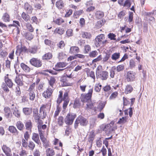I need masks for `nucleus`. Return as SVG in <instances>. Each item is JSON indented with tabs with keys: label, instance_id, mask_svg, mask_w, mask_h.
I'll use <instances>...</instances> for the list:
<instances>
[{
	"label": "nucleus",
	"instance_id": "1",
	"mask_svg": "<svg viewBox=\"0 0 156 156\" xmlns=\"http://www.w3.org/2000/svg\"><path fill=\"white\" fill-rule=\"evenodd\" d=\"M88 123V120L83 117L80 115L76 119L74 124V127L75 129H77L78 124L82 126H86Z\"/></svg>",
	"mask_w": 156,
	"mask_h": 156
},
{
	"label": "nucleus",
	"instance_id": "2",
	"mask_svg": "<svg viewBox=\"0 0 156 156\" xmlns=\"http://www.w3.org/2000/svg\"><path fill=\"white\" fill-rule=\"evenodd\" d=\"M76 116V115L74 113L71 112L68 113L65 119V123L68 125H72Z\"/></svg>",
	"mask_w": 156,
	"mask_h": 156
},
{
	"label": "nucleus",
	"instance_id": "3",
	"mask_svg": "<svg viewBox=\"0 0 156 156\" xmlns=\"http://www.w3.org/2000/svg\"><path fill=\"white\" fill-rule=\"evenodd\" d=\"M96 76L97 78L101 77V79L102 80H105L108 78V73L106 71H101L98 68L97 69Z\"/></svg>",
	"mask_w": 156,
	"mask_h": 156
},
{
	"label": "nucleus",
	"instance_id": "4",
	"mask_svg": "<svg viewBox=\"0 0 156 156\" xmlns=\"http://www.w3.org/2000/svg\"><path fill=\"white\" fill-rule=\"evenodd\" d=\"M93 91V88L90 89L88 93L86 94H82L81 95V100L82 101L87 102V101L90 100Z\"/></svg>",
	"mask_w": 156,
	"mask_h": 156
},
{
	"label": "nucleus",
	"instance_id": "5",
	"mask_svg": "<svg viewBox=\"0 0 156 156\" xmlns=\"http://www.w3.org/2000/svg\"><path fill=\"white\" fill-rule=\"evenodd\" d=\"M29 62L31 65L37 68L41 67L42 65L41 61L37 58H33L30 60Z\"/></svg>",
	"mask_w": 156,
	"mask_h": 156
},
{
	"label": "nucleus",
	"instance_id": "6",
	"mask_svg": "<svg viewBox=\"0 0 156 156\" xmlns=\"http://www.w3.org/2000/svg\"><path fill=\"white\" fill-rule=\"evenodd\" d=\"M136 73L132 71H129L127 73L126 80L128 82L134 81L135 78Z\"/></svg>",
	"mask_w": 156,
	"mask_h": 156
},
{
	"label": "nucleus",
	"instance_id": "7",
	"mask_svg": "<svg viewBox=\"0 0 156 156\" xmlns=\"http://www.w3.org/2000/svg\"><path fill=\"white\" fill-rule=\"evenodd\" d=\"M24 8L27 14H31L32 13L33 8L32 6L29 4L28 2L25 3Z\"/></svg>",
	"mask_w": 156,
	"mask_h": 156
},
{
	"label": "nucleus",
	"instance_id": "8",
	"mask_svg": "<svg viewBox=\"0 0 156 156\" xmlns=\"http://www.w3.org/2000/svg\"><path fill=\"white\" fill-rule=\"evenodd\" d=\"M2 149L6 156H12L11 150L9 147H7L5 145H4L2 147Z\"/></svg>",
	"mask_w": 156,
	"mask_h": 156
},
{
	"label": "nucleus",
	"instance_id": "9",
	"mask_svg": "<svg viewBox=\"0 0 156 156\" xmlns=\"http://www.w3.org/2000/svg\"><path fill=\"white\" fill-rule=\"evenodd\" d=\"M22 77L20 75H18L16 77L15 79V82L17 85L20 86H22L23 85V83L22 82Z\"/></svg>",
	"mask_w": 156,
	"mask_h": 156
},
{
	"label": "nucleus",
	"instance_id": "10",
	"mask_svg": "<svg viewBox=\"0 0 156 156\" xmlns=\"http://www.w3.org/2000/svg\"><path fill=\"white\" fill-rule=\"evenodd\" d=\"M8 130L10 133L16 136L18 135L19 134V132L14 126H9L8 128Z\"/></svg>",
	"mask_w": 156,
	"mask_h": 156
},
{
	"label": "nucleus",
	"instance_id": "11",
	"mask_svg": "<svg viewBox=\"0 0 156 156\" xmlns=\"http://www.w3.org/2000/svg\"><path fill=\"white\" fill-rule=\"evenodd\" d=\"M32 139L38 145L39 144L40 140L38 134L34 133H33Z\"/></svg>",
	"mask_w": 156,
	"mask_h": 156
},
{
	"label": "nucleus",
	"instance_id": "12",
	"mask_svg": "<svg viewBox=\"0 0 156 156\" xmlns=\"http://www.w3.org/2000/svg\"><path fill=\"white\" fill-rule=\"evenodd\" d=\"M46 108V105H43L40 108L39 112L41 113L42 112H43V115H42V119H44L46 115V112H45V110L44 109Z\"/></svg>",
	"mask_w": 156,
	"mask_h": 156
},
{
	"label": "nucleus",
	"instance_id": "13",
	"mask_svg": "<svg viewBox=\"0 0 156 156\" xmlns=\"http://www.w3.org/2000/svg\"><path fill=\"white\" fill-rule=\"evenodd\" d=\"M55 5L58 9H62L64 7V3L62 0H59L56 2Z\"/></svg>",
	"mask_w": 156,
	"mask_h": 156
},
{
	"label": "nucleus",
	"instance_id": "14",
	"mask_svg": "<svg viewBox=\"0 0 156 156\" xmlns=\"http://www.w3.org/2000/svg\"><path fill=\"white\" fill-rule=\"evenodd\" d=\"M20 66L22 69L26 73H29L31 70L30 68L23 63H22L20 64Z\"/></svg>",
	"mask_w": 156,
	"mask_h": 156
},
{
	"label": "nucleus",
	"instance_id": "15",
	"mask_svg": "<svg viewBox=\"0 0 156 156\" xmlns=\"http://www.w3.org/2000/svg\"><path fill=\"white\" fill-rule=\"evenodd\" d=\"M5 85L6 84L9 88H11L12 87L13 83L11 80L8 78V77L5 76Z\"/></svg>",
	"mask_w": 156,
	"mask_h": 156
},
{
	"label": "nucleus",
	"instance_id": "16",
	"mask_svg": "<svg viewBox=\"0 0 156 156\" xmlns=\"http://www.w3.org/2000/svg\"><path fill=\"white\" fill-rule=\"evenodd\" d=\"M16 125L17 129L20 131L23 130L25 128L23 124L20 121L17 122Z\"/></svg>",
	"mask_w": 156,
	"mask_h": 156
},
{
	"label": "nucleus",
	"instance_id": "17",
	"mask_svg": "<svg viewBox=\"0 0 156 156\" xmlns=\"http://www.w3.org/2000/svg\"><path fill=\"white\" fill-rule=\"evenodd\" d=\"M33 115L34 119L35 120H39L40 119V114H38V110L37 109H34L33 111Z\"/></svg>",
	"mask_w": 156,
	"mask_h": 156
},
{
	"label": "nucleus",
	"instance_id": "18",
	"mask_svg": "<svg viewBox=\"0 0 156 156\" xmlns=\"http://www.w3.org/2000/svg\"><path fill=\"white\" fill-rule=\"evenodd\" d=\"M79 49L78 47L76 46H72L70 47L69 52L71 54H76L79 52Z\"/></svg>",
	"mask_w": 156,
	"mask_h": 156
},
{
	"label": "nucleus",
	"instance_id": "19",
	"mask_svg": "<svg viewBox=\"0 0 156 156\" xmlns=\"http://www.w3.org/2000/svg\"><path fill=\"white\" fill-rule=\"evenodd\" d=\"M28 14H26L25 12H22L21 15L22 18L26 22H28L30 19V17Z\"/></svg>",
	"mask_w": 156,
	"mask_h": 156
},
{
	"label": "nucleus",
	"instance_id": "20",
	"mask_svg": "<svg viewBox=\"0 0 156 156\" xmlns=\"http://www.w3.org/2000/svg\"><path fill=\"white\" fill-rule=\"evenodd\" d=\"M23 113L26 115L30 114L32 112V108H23Z\"/></svg>",
	"mask_w": 156,
	"mask_h": 156
},
{
	"label": "nucleus",
	"instance_id": "21",
	"mask_svg": "<svg viewBox=\"0 0 156 156\" xmlns=\"http://www.w3.org/2000/svg\"><path fill=\"white\" fill-rule=\"evenodd\" d=\"M38 132L40 136V138L42 142L44 143H46V139L44 137V135L42 133V129L39 130Z\"/></svg>",
	"mask_w": 156,
	"mask_h": 156
},
{
	"label": "nucleus",
	"instance_id": "22",
	"mask_svg": "<svg viewBox=\"0 0 156 156\" xmlns=\"http://www.w3.org/2000/svg\"><path fill=\"white\" fill-rule=\"evenodd\" d=\"M26 129L31 130L32 127V123L30 120L27 121L25 124Z\"/></svg>",
	"mask_w": 156,
	"mask_h": 156
},
{
	"label": "nucleus",
	"instance_id": "23",
	"mask_svg": "<svg viewBox=\"0 0 156 156\" xmlns=\"http://www.w3.org/2000/svg\"><path fill=\"white\" fill-rule=\"evenodd\" d=\"M91 37V35L89 33L83 32L82 33V37L83 38L90 39Z\"/></svg>",
	"mask_w": 156,
	"mask_h": 156
},
{
	"label": "nucleus",
	"instance_id": "24",
	"mask_svg": "<svg viewBox=\"0 0 156 156\" xmlns=\"http://www.w3.org/2000/svg\"><path fill=\"white\" fill-rule=\"evenodd\" d=\"M94 43L97 47H98L101 45L102 43V40L100 39V38H95L94 41Z\"/></svg>",
	"mask_w": 156,
	"mask_h": 156
},
{
	"label": "nucleus",
	"instance_id": "25",
	"mask_svg": "<svg viewBox=\"0 0 156 156\" xmlns=\"http://www.w3.org/2000/svg\"><path fill=\"white\" fill-rule=\"evenodd\" d=\"M114 70L116 69V70L118 72H119L123 70L124 69V66L123 65H119L117 66L116 68L115 66H113L112 68Z\"/></svg>",
	"mask_w": 156,
	"mask_h": 156
},
{
	"label": "nucleus",
	"instance_id": "26",
	"mask_svg": "<svg viewBox=\"0 0 156 156\" xmlns=\"http://www.w3.org/2000/svg\"><path fill=\"white\" fill-rule=\"evenodd\" d=\"M80 106V100L78 98H76L74 101L73 107L74 108H79Z\"/></svg>",
	"mask_w": 156,
	"mask_h": 156
},
{
	"label": "nucleus",
	"instance_id": "27",
	"mask_svg": "<svg viewBox=\"0 0 156 156\" xmlns=\"http://www.w3.org/2000/svg\"><path fill=\"white\" fill-rule=\"evenodd\" d=\"M133 88L129 85H128L126 86L125 89V93L127 94L130 93L133 90Z\"/></svg>",
	"mask_w": 156,
	"mask_h": 156
},
{
	"label": "nucleus",
	"instance_id": "28",
	"mask_svg": "<svg viewBox=\"0 0 156 156\" xmlns=\"http://www.w3.org/2000/svg\"><path fill=\"white\" fill-rule=\"evenodd\" d=\"M120 53L119 52H115L113 53L112 55L111 58L112 60L116 61L119 58Z\"/></svg>",
	"mask_w": 156,
	"mask_h": 156
},
{
	"label": "nucleus",
	"instance_id": "29",
	"mask_svg": "<svg viewBox=\"0 0 156 156\" xmlns=\"http://www.w3.org/2000/svg\"><path fill=\"white\" fill-rule=\"evenodd\" d=\"M104 16V13L100 11H97L95 13V16L98 19H100Z\"/></svg>",
	"mask_w": 156,
	"mask_h": 156
},
{
	"label": "nucleus",
	"instance_id": "30",
	"mask_svg": "<svg viewBox=\"0 0 156 156\" xmlns=\"http://www.w3.org/2000/svg\"><path fill=\"white\" fill-rule=\"evenodd\" d=\"M52 56L51 53L48 52L44 54L42 56V59L44 60L50 59L52 58Z\"/></svg>",
	"mask_w": 156,
	"mask_h": 156
},
{
	"label": "nucleus",
	"instance_id": "31",
	"mask_svg": "<svg viewBox=\"0 0 156 156\" xmlns=\"http://www.w3.org/2000/svg\"><path fill=\"white\" fill-rule=\"evenodd\" d=\"M54 151L50 148L48 149L46 151V154L47 156H52L55 155Z\"/></svg>",
	"mask_w": 156,
	"mask_h": 156
},
{
	"label": "nucleus",
	"instance_id": "32",
	"mask_svg": "<svg viewBox=\"0 0 156 156\" xmlns=\"http://www.w3.org/2000/svg\"><path fill=\"white\" fill-rule=\"evenodd\" d=\"M25 35L26 38L29 41L31 40L34 37V35L30 32L26 33Z\"/></svg>",
	"mask_w": 156,
	"mask_h": 156
},
{
	"label": "nucleus",
	"instance_id": "33",
	"mask_svg": "<svg viewBox=\"0 0 156 156\" xmlns=\"http://www.w3.org/2000/svg\"><path fill=\"white\" fill-rule=\"evenodd\" d=\"M83 12V10L74 12L73 16L75 18H77Z\"/></svg>",
	"mask_w": 156,
	"mask_h": 156
},
{
	"label": "nucleus",
	"instance_id": "34",
	"mask_svg": "<svg viewBox=\"0 0 156 156\" xmlns=\"http://www.w3.org/2000/svg\"><path fill=\"white\" fill-rule=\"evenodd\" d=\"M61 81L63 83V84L64 86H68V83L67 82V76H64L61 78Z\"/></svg>",
	"mask_w": 156,
	"mask_h": 156
},
{
	"label": "nucleus",
	"instance_id": "35",
	"mask_svg": "<svg viewBox=\"0 0 156 156\" xmlns=\"http://www.w3.org/2000/svg\"><path fill=\"white\" fill-rule=\"evenodd\" d=\"M67 64L64 62H59L55 66V68H63L66 66Z\"/></svg>",
	"mask_w": 156,
	"mask_h": 156
},
{
	"label": "nucleus",
	"instance_id": "36",
	"mask_svg": "<svg viewBox=\"0 0 156 156\" xmlns=\"http://www.w3.org/2000/svg\"><path fill=\"white\" fill-rule=\"evenodd\" d=\"M4 111L5 113V115L6 116L7 118L9 117L11 113L10 109L8 107H5L4 109Z\"/></svg>",
	"mask_w": 156,
	"mask_h": 156
},
{
	"label": "nucleus",
	"instance_id": "37",
	"mask_svg": "<svg viewBox=\"0 0 156 156\" xmlns=\"http://www.w3.org/2000/svg\"><path fill=\"white\" fill-rule=\"evenodd\" d=\"M111 57V54L109 53H106L105 55L103 58L102 61L104 62H107Z\"/></svg>",
	"mask_w": 156,
	"mask_h": 156
},
{
	"label": "nucleus",
	"instance_id": "38",
	"mask_svg": "<svg viewBox=\"0 0 156 156\" xmlns=\"http://www.w3.org/2000/svg\"><path fill=\"white\" fill-rule=\"evenodd\" d=\"M2 18L3 21L5 22H9L10 20L9 16L7 13H5L4 14Z\"/></svg>",
	"mask_w": 156,
	"mask_h": 156
},
{
	"label": "nucleus",
	"instance_id": "39",
	"mask_svg": "<svg viewBox=\"0 0 156 156\" xmlns=\"http://www.w3.org/2000/svg\"><path fill=\"white\" fill-rule=\"evenodd\" d=\"M12 109L14 110L13 112V114L17 118L20 117V112L17 109L16 107H15V110L14 107L12 108Z\"/></svg>",
	"mask_w": 156,
	"mask_h": 156
},
{
	"label": "nucleus",
	"instance_id": "40",
	"mask_svg": "<svg viewBox=\"0 0 156 156\" xmlns=\"http://www.w3.org/2000/svg\"><path fill=\"white\" fill-rule=\"evenodd\" d=\"M133 0H126L124 3L123 4V6H127L128 8H129L131 4V2H133Z\"/></svg>",
	"mask_w": 156,
	"mask_h": 156
},
{
	"label": "nucleus",
	"instance_id": "41",
	"mask_svg": "<svg viewBox=\"0 0 156 156\" xmlns=\"http://www.w3.org/2000/svg\"><path fill=\"white\" fill-rule=\"evenodd\" d=\"M98 55V52L97 51L95 50L90 52L89 54V56L91 58H94L97 55Z\"/></svg>",
	"mask_w": 156,
	"mask_h": 156
},
{
	"label": "nucleus",
	"instance_id": "42",
	"mask_svg": "<svg viewBox=\"0 0 156 156\" xmlns=\"http://www.w3.org/2000/svg\"><path fill=\"white\" fill-rule=\"evenodd\" d=\"M108 38H109L111 40H115L116 38V35L113 33H109L108 35Z\"/></svg>",
	"mask_w": 156,
	"mask_h": 156
},
{
	"label": "nucleus",
	"instance_id": "43",
	"mask_svg": "<svg viewBox=\"0 0 156 156\" xmlns=\"http://www.w3.org/2000/svg\"><path fill=\"white\" fill-rule=\"evenodd\" d=\"M30 99L31 101H33L35 97L34 93L33 90H30L29 93Z\"/></svg>",
	"mask_w": 156,
	"mask_h": 156
},
{
	"label": "nucleus",
	"instance_id": "44",
	"mask_svg": "<svg viewBox=\"0 0 156 156\" xmlns=\"http://www.w3.org/2000/svg\"><path fill=\"white\" fill-rule=\"evenodd\" d=\"M26 27L30 32L34 31V29L32 25L30 23H27L26 25Z\"/></svg>",
	"mask_w": 156,
	"mask_h": 156
},
{
	"label": "nucleus",
	"instance_id": "45",
	"mask_svg": "<svg viewBox=\"0 0 156 156\" xmlns=\"http://www.w3.org/2000/svg\"><path fill=\"white\" fill-rule=\"evenodd\" d=\"M58 123L60 126H62L63 123V117L61 116L58 119Z\"/></svg>",
	"mask_w": 156,
	"mask_h": 156
},
{
	"label": "nucleus",
	"instance_id": "46",
	"mask_svg": "<svg viewBox=\"0 0 156 156\" xmlns=\"http://www.w3.org/2000/svg\"><path fill=\"white\" fill-rule=\"evenodd\" d=\"M111 127L112 126L110 125V124H107L104 127L103 129V131H105V132H106L108 131L109 132V130L111 129Z\"/></svg>",
	"mask_w": 156,
	"mask_h": 156
},
{
	"label": "nucleus",
	"instance_id": "47",
	"mask_svg": "<svg viewBox=\"0 0 156 156\" xmlns=\"http://www.w3.org/2000/svg\"><path fill=\"white\" fill-rule=\"evenodd\" d=\"M126 122V117H124L120 118L117 122V123L119 124H124Z\"/></svg>",
	"mask_w": 156,
	"mask_h": 156
},
{
	"label": "nucleus",
	"instance_id": "48",
	"mask_svg": "<svg viewBox=\"0 0 156 156\" xmlns=\"http://www.w3.org/2000/svg\"><path fill=\"white\" fill-rule=\"evenodd\" d=\"M125 15V12L124 11H122L119 13L118 15V17L120 19H122Z\"/></svg>",
	"mask_w": 156,
	"mask_h": 156
},
{
	"label": "nucleus",
	"instance_id": "49",
	"mask_svg": "<svg viewBox=\"0 0 156 156\" xmlns=\"http://www.w3.org/2000/svg\"><path fill=\"white\" fill-rule=\"evenodd\" d=\"M29 143L28 147L30 150H33L35 147V144L33 142L31 141H30Z\"/></svg>",
	"mask_w": 156,
	"mask_h": 156
},
{
	"label": "nucleus",
	"instance_id": "50",
	"mask_svg": "<svg viewBox=\"0 0 156 156\" xmlns=\"http://www.w3.org/2000/svg\"><path fill=\"white\" fill-rule=\"evenodd\" d=\"M87 75H89V76L93 78L94 79L95 78V76H94V72L93 71H91L90 72V71L89 70V71L88 72V71H87Z\"/></svg>",
	"mask_w": 156,
	"mask_h": 156
},
{
	"label": "nucleus",
	"instance_id": "51",
	"mask_svg": "<svg viewBox=\"0 0 156 156\" xmlns=\"http://www.w3.org/2000/svg\"><path fill=\"white\" fill-rule=\"evenodd\" d=\"M133 13L132 12H129V21L131 22L132 21L133 19Z\"/></svg>",
	"mask_w": 156,
	"mask_h": 156
},
{
	"label": "nucleus",
	"instance_id": "52",
	"mask_svg": "<svg viewBox=\"0 0 156 156\" xmlns=\"http://www.w3.org/2000/svg\"><path fill=\"white\" fill-rule=\"evenodd\" d=\"M147 22H145L143 23V30L144 31L147 32L148 30V24H147Z\"/></svg>",
	"mask_w": 156,
	"mask_h": 156
},
{
	"label": "nucleus",
	"instance_id": "53",
	"mask_svg": "<svg viewBox=\"0 0 156 156\" xmlns=\"http://www.w3.org/2000/svg\"><path fill=\"white\" fill-rule=\"evenodd\" d=\"M64 101V103L63 105V108L64 109H65L68 104V103L69 101V99H67L66 100H63Z\"/></svg>",
	"mask_w": 156,
	"mask_h": 156
},
{
	"label": "nucleus",
	"instance_id": "54",
	"mask_svg": "<svg viewBox=\"0 0 156 156\" xmlns=\"http://www.w3.org/2000/svg\"><path fill=\"white\" fill-rule=\"evenodd\" d=\"M55 78L54 77H51L49 81V83L50 85L52 87L53 85L55 83Z\"/></svg>",
	"mask_w": 156,
	"mask_h": 156
},
{
	"label": "nucleus",
	"instance_id": "55",
	"mask_svg": "<svg viewBox=\"0 0 156 156\" xmlns=\"http://www.w3.org/2000/svg\"><path fill=\"white\" fill-rule=\"evenodd\" d=\"M153 15L152 12H144V15L146 16V18L147 19H148L150 16H152Z\"/></svg>",
	"mask_w": 156,
	"mask_h": 156
},
{
	"label": "nucleus",
	"instance_id": "56",
	"mask_svg": "<svg viewBox=\"0 0 156 156\" xmlns=\"http://www.w3.org/2000/svg\"><path fill=\"white\" fill-rule=\"evenodd\" d=\"M66 33L67 36L69 37L72 36L73 34V30L71 29H68L66 32Z\"/></svg>",
	"mask_w": 156,
	"mask_h": 156
},
{
	"label": "nucleus",
	"instance_id": "57",
	"mask_svg": "<svg viewBox=\"0 0 156 156\" xmlns=\"http://www.w3.org/2000/svg\"><path fill=\"white\" fill-rule=\"evenodd\" d=\"M84 50L85 51V53H87L90 51L91 50V48L89 45H86L84 46Z\"/></svg>",
	"mask_w": 156,
	"mask_h": 156
},
{
	"label": "nucleus",
	"instance_id": "58",
	"mask_svg": "<svg viewBox=\"0 0 156 156\" xmlns=\"http://www.w3.org/2000/svg\"><path fill=\"white\" fill-rule=\"evenodd\" d=\"M118 95V93L117 92H114L112 94L109 98L111 99L115 98Z\"/></svg>",
	"mask_w": 156,
	"mask_h": 156
},
{
	"label": "nucleus",
	"instance_id": "59",
	"mask_svg": "<svg viewBox=\"0 0 156 156\" xmlns=\"http://www.w3.org/2000/svg\"><path fill=\"white\" fill-rule=\"evenodd\" d=\"M130 67L132 68L134 67L135 66V63L133 59H131L129 62Z\"/></svg>",
	"mask_w": 156,
	"mask_h": 156
},
{
	"label": "nucleus",
	"instance_id": "60",
	"mask_svg": "<svg viewBox=\"0 0 156 156\" xmlns=\"http://www.w3.org/2000/svg\"><path fill=\"white\" fill-rule=\"evenodd\" d=\"M38 122L37 128L38 130H41V126L43 124V122L41 120H40L39 119V120H37Z\"/></svg>",
	"mask_w": 156,
	"mask_h": 156
},
{
	"label": "nucleus",
	"instance_id": "61",
	"mask_svg": "<svg viewBox=\"0 0 156 156\" xmlns=\"http://www.w3.org/2000/svg\"><path fill=\"white\" fill-rule=\"evenodd\" d=\"M95 9V8L94 6H90L87 8L86 10L87 12H90L93 11Z\"/></svg>",
	"mask_w": 156,
	"mask_h": 156
},
{
	"label": "nucleus",
	"instance_id": "62",
	"mask_svg": "<svg viewBox=\"0 0 156 156\" xmlns=\"http://www.w3.org/2000/svg\"><path fill=\"white\" fill-rule=\"evenodd\" d=\"M57 32L58 34L62 35L64 33V30L63 28H58L57 30Z\"/></svg>",
	"mask_w": 156,
	"mask_h": 156
},
{
	"label": "nucleus",
	"instance_id": "63",
	"mask_svg": "<svg viewBox=\"0 0 156 156\" xmlns=\"http://www.w3.org/2000/svg\"><path fill=\"white\" fill-rule=\"evenodd\" d=\"M94 90L97 92H99L101 90L100 88L99 87V84H96L94 86Z\"/></svg>",
	"mask_w": 156,
	"mask_h": 156
},
{
	"label": "nucleus",
	"instance_id": "64",
	"mask_svg": "<svg viewBox=\"0 0 156 156\" xmlns=\"http://www.w3.org/2000/svg\"><path fill=\"white\" fill-rule=\"evenodd\" d=\"M22 146L25 147H27L28 144L27 141H26V140L24 139H23L22 140Z\"/></svg>",
	"mask_w": 156,
	"mask_h": 156
}]
</instances>
